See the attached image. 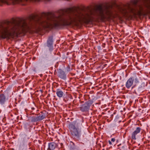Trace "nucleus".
Here are the masks:
<instances>
[{
	"instance_id": "2eb2a0df",
	"label": "nucleus",
	"mask_w": 150,
	"mask_h": 150,
	"mask_svg": "<svg viewBox=\"0 0 150 150\" xmlns=\"http://www.w3.org/2000/svg\"><path fill=\"white\" fill-rule=\"evenodd\" d=\"M115 139L114 138H112L111 139V141L112 142H115Z\"/></svg>"
},
{
	"instance_id": "f03ea898",
	"label": "nucleus",
	"mask_w": 150,
	"mask_h": 150,
	"mask_svg": "<svg viewBox=\"0 0 150 150\" xmlns=\"http://www.w3.org/2000/svg\"><path fill=\"white\" fill-rule=\"evenodd\" d=\"M83 120H77L70 123L68 125L72 138L74 139H79L81 136V130L79 128L82 126Z\"/></svg>"
},
{
	"instance_id": "7ed1b4c3",
	"label": "nucleus",
	"mask_w": 150,
	"mask_h": 150,
	"mask_svg": "<svg viewBox=\"0 0 150 150\" xmlns=\"http://www.w3.org/2000/svg\"><path fill=\"white\" fill-rule=\"evenodd\" d=\"M134 82L135 84L139 82V79L136 75L130 77L128 79L125 84L126 88L129 89L133 85Z\"/></svg>"
},
{
	"instance_id": "f257e3e1",
	"label": "nucleus",
	"mask_w": 150,
	"mask_h": 150,
	"mask_svg": "<svg viewBox=\"0 0 150 150\" xmlns=\"http://www.w3.org/2000/svg\"><path fill=\"white\" fill-rule=\"evenodd\" d=\"M139 0H131L130 3L120 6L115 1L105 5H96L93 11L89 7L80 10L73 6L58 11L57 14L51 12H43L41 15V31L43 29L57 28L62 26L73 25L78 26L81 22L88 23L93 21V17L101 20L124 17L132 14L141 16L143 8Z\"/></svg>"
},
{
	"instance_id": "4468645a",
	"label": "nucleus",
	"mask_w": 150,
	"mask_h": 150,
	"mask_svg": "<svg viewBox=\"0 0 150 150\" xmlns=\"http://www.w3.org/2000/svg\"><path fill=\"white\" fill-rule=\"evenodd\" d=\"M71 143H72L73 145L71 147V148L72 149V150H74L76 148V146L75 144L73 142H71ZM77 150H79L78 149Z\"/></svg>"
},
{
	"instance_id": "1a4fd4ad",
	"label": "nucleus",
	"mask_w": 150,
	"mask_h": 150,
	"mask_svg": "<svg viewBox=\"0 0 150 150\" xmlns=\"http://www.w3.org/2000/svg\"><path fill=\"white\" fill-rule=\"evenodd\" d=\"M7 100L6 96L3 94H0V104L2 105L4 104Z\"/></svg>"
},
{
	"instance_id": "f8f14e48",
	"label": "nucleus",
	"mask_w": 150,
	"mask_h": 150,
	"mask_svg": "<svg viewBox=\"0 0 150 150\" xmlns=\"http://www.w3.org/2000/svg\"><path fill=\"white\" fill-rule=\"evenodd\" d=\"M53 38L52 37H50L49 38L47 41V46L48 47H52V46Z\"/></svg>"
},
{
	"instance_id": "dca6fc26",
	"label": "nucleus",
	"mask_w": 150,
	"mask_h": 150,
	"mask_svg": "<svg viewBox=\"0 0 150 150\" xmlns=\"http://www.w3.org/2000/svg\"><path fill=\"white\" fill-rule=\"evenodd\" d=\"M107 64H104L103 65V66L104 67H107Z\"/></svg>"
},
{
	"instance_id": "f3484780",
	"label": "nucleus",
	"mask_w": 150,
	"mask_h": 150,
	"mask_svg": "<svg viewBox=\"0 0 150 150\" xmlns=\"http://www.w3.org/2000/svg\"><path fill=\"white\" fill-rule=\"evenodd\" d=\"M108 142L111 145L112 144L111 141L110 140L108 141Z\"/></svg>"
},
{
	"instance_id": "423d86ee",
	"label": "nucleus",
	"mask_w": 150,
	"mask_h": 150,
	"mask_svg": "<svg viewBox=\"0 0 150 150\" xmlns=\"http://www.w3.org/2000/svg\"><path fill=\"white\" fill-rule=\"evenodd\" d=\"M21 142L19 146V150H27L26 144L27 140L25 137H23L21 139Z\"/></svg>"
},
{
	"instance_id": "39448f33",
	"label": "nucleus",
	"mask_w": 150,
	"mask_h": 150,
	"mask_svg": "<svg viewBox=\"0 0 150 150\" xmlns=\"http://www.w3.org/2000/svg\"><path fill=\"white\" fill-rule=\"evenodd\" d=\"M41 114L38 116L32 117L31 118V121L32 122H36L42 120L46 117V114L41 112Z\"/></svg>"
},
{
	"instance_id": "20e7f679",
	"label": "nucleus",
	"mask_w": 150,
	"mask_h": 150,
	"mask_svg": "<svg viewBox=\"0 0 150 150\" xmlns=\"http://www.w3.org/2000/svg\"><path fill=\"white\" fill-rule=\"evenodd\" d=\"M93 103V101L91 100H89L85 102L84 104L81 105L79 107L80 110L83 112L88 111Z\"/></svg>"
},
{
	"instance_id": "9b49d317",
	"label": "nucleus",
	"mask_w": 150,
	"mask_h": 150,
	"mask_svg": "<svg viewBox=\"0 0 150 150\" xmlns=\"http://www.w3.org/2000/svg\"><path fill=\"white\" fill-rule=\"evenodd\" d=\"M56 93L57 96L60 98L62 97L64 95V93L59 89L57 90Z\"/></svg>"
},
{
	"instance_id": "0eeeda50",
	"label": "nucleus",
	"mask_w": 150,
	"mask_h": 150,
	"mask_svg": "<svg viewBox=\"0 0 150 150\" xmlns=\"http://www.w3.org/2000/svg\"><path fill=\"white\" fill-rule=\"evenodd\" d=\"M141 129L140 127H137L134 130L131 134V138L134 140L137 139L136 137L140 133Z\"/></svg>"
},
{
	"instance_id": "9d476101",
	"label": "nucleus",
	"mask_w": 150,
	"mask_h": 150,
	"mask_svg": "<svg viewBox=\"0 0 150 150\" xmlns=\"http://www.w3.org/2000/svg\"><path fill=\"white\" fill-rule=\"evenodd\" d=\"M57 144L54 142L49 143L48 144V148L47 150H54Z\"/></svg>"
},
{
	"instance_id": "6e6552de",
	"label": "nucleus",
	"mask_w": 150,
	"mask_h": 150,
	"mask_svg": "<svg viewBox=\"0 0 150 150\" xmlns=\"http://www.w3.org/2000/svg\"><path fill=\"white\" fill-rule=\"evenodd\" d=\"M58 76L60 79L65 80L67 78L66 74L64 71L61 69H59L58 72Z\"/></svg>"
},
{
	"instance_id": "a211bd4d",
	"label": "nucleus",
	"mask_w": 150,
	"mask_h": 150,
	"mask_svg": "<svg viewBox=\"0 0 150 150\" xmlns=\"http://www.w3.org/2000/svg\"><path fill=\"white\" fill-rule=\"evenodd\" d=\"M134 86H133L132 87V88H134Z\"/></svg>"
},
{
	"instance_id": "ddd939ff",
	"label": "nucleus",
	"mask_w": 150,
	"mask_h": 150,
	"mask_svg": "<svg viewBox=\"0 0 150 150\" xmlns=\"http://www.w3.org/2000/svg\"><path fill=\"white\" fill-rule=\"evenodd\" d=\"M145 84L143 82L138 87V89L140 90H143V89H144V88L145 87Z\"/></svg>"
}]
</instances>
